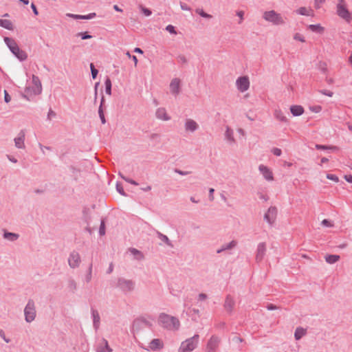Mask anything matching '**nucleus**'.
I'll return each instance as SVG.
<instances>
[{"instance_id": "obj_1", "label": "nucleus", "mask_w": 352, "mask_h": 352, "mask_svg": "<svg viewBox=\"0 0 352 352\" xmlns=\"http://www.w3.org/2000/svg\"><path fill=\"white\" fill-rule=\"evenodd\" d=\"M158 324L162 328L171 331H177L180 328V322L175 316L162 313L158 317Z\"/></svg>"}, {"instance_id": "obj_2", "label": "nucleus", "mask_w": 352, "mask_h": 352, "mask_svg": "<svg viewBox=\"0 0 352 352\" xmlns=\"http://www.w3.org/2000/svg\"><path fill=\"white\" fill-rule=\"evenodd\" d=\"M3 41L10 52L14 55L15 57H16L20 61H24L28 58L27 53L21 50L19 47L18 46L16 41L10 37L5 36L3 38Z\"/></svg>"}, {"instance_id": "obj_3", "label": "nucleus", "mask_w": 352, "mask_h": 352, "mask_svg": "<svg viewBox=\"0 0 352 352\" xmlns=\"http://www.w3.org/2000/svg\"><path fill=\"white\" fill-rule=\"evenodd\" d=\"M199 342V336L195 334L192 337L186 339L182 342L178 349V352H192L195 350Z\"/></svg>"}, {"instance_id": "obj_4", "label": "nucleus", "mask_w": 352, "mask_h": 352, "mask_svg": "<svg viewBox=\"0 0 352 352\" xmlns=\"http://www.w3.org/2000/svg\"><path fill=\"white\" fill-rule=\"evenodd\" d=\"M263 18L274 25H283L285 24V18L275 10L264 12Z\"/></svg>"}, {"instance_id": "obj_5", "label": "nucleus", "mask_w": 352, "mask_h": 352, "mask_svg": "<svg viewBox=\"0 0 352 352\" xmlns=\"http://www.w3.org/2000/svg\"><path fill=\"white\" fill-rule=\"evenodd\" d=\"M25 320L30 323L35 320L36 316L34 301L29 299L24 309Z\"/></svg>"}, {"instance_id": "obj_6", "label": "nucleus", "mask_w": 352, "mask_h": 352, "mask_svg": "<svg viewBox=\"0 0 352 352\" xmlns=\"http://www.w3.org/2000/svg\"><path fill=\"white\" fill-rule=\"evenodd\" d=\"M116 287L122 292L128 293L133 290L135 283L131 280H128L124 278H119L117 281Z\"/></svg>"}, {"instance_id": "obj_7", "label": "nucleus", "mask_w": 352, "mask_h": 352, "mask_svg": "<svg viewBox=\"0 0 352 352\" xmlns=\"http://www.w3.org/2000/svg\"><path fill=\"white\" fill-rule=\"evenodd\" d=\"M344 0H338V3L336 6V12L338 15L342 19H345L346 21H350L351 16L348 9L344 4Z\"/></svg>"}, {"instance_id": "obj_8", "label": "nucleus", "mask_w": 352, "mask_h": 352, "mask_svg": "<svg viewBox=\"0 0 352 352\" xmlns=\"http://www.w3.org/2000/svg\"><path fill=\"white\" fill-rule=\"evenodd\" d=\"M220 342L221 338L219 336L216 335L212 336L206 344V352H216Z\"/></svg>"}, {"instance_id": "obj_9", "label": "nucleus", "mask_w": 352, "mask_h": 352, "mask_svg": "<svg viewBox=\"0 0 352 352\" xmlns=\"http://www.w3.org/2000/svg\"><path fill=\"white\" fill-rule=\"evenodd\" d=\"M152 324L145 318H138L135 319L133 322V331L138 332L141 329H150Z\"/></svg>"}, {"instance_id": "obj_10", "label": "nucleus", "mask_w": 352, "mask_h": 352, "mask_svg": "<svg viewBox=\"0 0 352 352\" xmlns=\"http://www.w3.org/2000/svg\"><path fill=\"white\" fill-rule=\"evenodd\" d=\"M155 236H157L160 240V242L158 243L159 245L163 246L167 250H172L174 248L173 242L166 235H164L162 233L155 230Z\"/></svg>"}, {"instance_id": "obj_11", "label": "nucleus", "mask_w": 352, "mask_h": 352, "mask_svg": "<svg viewBox=\"0 0 352 352\" xmlns=\"http://www.w3.org/2000/svg\"><path fill=\"white\" fill-rule=\"evenodd\" d=\"M276 216L277 208L274 206H271L264 214V220L266 221L269 225L272 226L276 221Z\"/></svg>"}, {"instance_id": "obj_12", "label": "nucleus", "mask_w": 352, "mask_h": 352, "mask_svg": "<svg viewBox=\"0 0 352 352\" xmlns=\"http://www.w3.org/2000/svg\"><path fill=\"white\" fill-rule=\"evenodd\" d=\"M236 85L239 91L244 92L250 87V80L247 76H241L237 78Z\"/></svg>"}, {"instance_id": "obj_13", "label": "nucleus", "mask_w": 352, "mask_h": 352, "mask_svg": "<svg viewBox=\"0 0 352 352\" xmlns=\"http://www.w3.org/2000/svg\"><path fill=\"white\" fill-rule=\"evenodd\" d=\"M80 261V254L76 251H73L70 253L68 258V263L71 268L75 269L78 267Z\"/></svg>"}, {"instance_id": "obj_14", "label": "nucleus", "mask_w": 352, "mask_h": 352, "mask_svg": "<svg viewBox=\"0 0 352 352\" xmlns=\"http://www.w3.org/2000/svg\"><path fill=\"white\" fill-rule=\"evenodd\" d=\"M267 250V245L265 242L259 243L257 245L256 250V262L259 263L261 262L266 253Z\"/></svg>"}, {"instance_id": "obj_15", "label": "nucleus", "mask_w": 352, "mask_h": 352, "mask_svg": "<svg viewBox=\"0 0 352 352\" xmlns=\"http://www.w3.org/2000/svg\"><path fill=\"white\" fill-rule=\"evenodd\" d=\"M199 124L192 119L188 118L184 123V129L186 132L194 133L199 129Z\"/></svg>"}, {"instance_id": "obj_16", "label": "nucleus", "mask_w": 352, "mask_h": 352, "mask_svg": "<svg viewBox=\"0 0 352 352\" xmlns=\"http://www.w3.org/2000/svg\"><path fill=\"white\" fill-rule=\"evenodd\" d=\"M91 314L93 320V327L96 331H97L100 325V316L97 309L91 307Z\"/></svg>"}, {"instance_id": "obj_17", "label": "nucleus", "mask_w": 352, "mask_h": 352, "mask_svg": "<svg viewBox=\"0 0 352 352\" xmlns=\"http://www.w3.org/2000/svg\"><path fill=\"white\" fill-rule=\"evenodd\" d=\"M181 81L179 78H173L170 83V91L174 96H177L180 92Z\"/></svg>"}, {"instance_id": "obj_18", "label": "nucleus", "mask_w": 352, "mask_h": 352, "mask_svg": "<svg viewBox=\"0 0 352 352\" xmlns=\"http://www.w3.org/2000/svg\"><path fill=\"white\" fill-rule=\"evenodd\" d=\"M25 133L24 130H21L18 136L16 137L14 140L15 146L18 148H23L25 147Z\"/></svg>"}, {"instance_id": "obj_19", "label": "nucleus", "mask_w": 352, "mask_h": 352, "mask_svg": "<svg viewBox=\"0 0 352 352\" xmlns=\"http://www.w3.org/2000/svg\"><path fill=\"white\" fill-rule=\"evenodd\" d=\"M97 352H111L112 349L109 346L108 341L102 338L101 342L98 343L96 348Z\"/></svg>"}, {"instance_id": "obj_20", "label": "nucleus", "mask_w": 352, "mask_h": 352, "mask_svg": "<svg viewBox=\"0 0 352 352\" xmlns=\"http://www.w3.org/2000/svg\"><path fill=\"white\" fill-rule=\"evenodd\" d=\"M258 170L263 175V177L267 181L273 180V175L272 171L265 166L261 164L258 167Z\"/></svg>"}, {"instance_id": "obj_21", "label": "nucleus", "mask_w": 352, "mask_h": 352, "mask_svg": "<svg viewBox=\"0 0 352 352\" xmlns=\"http://www.w3.org/2000/svg\"><path fill=\"white\" fill-rule=\"evenodd\" d=\"M234 304H235V302H234L233 298L230 295H228L226 298L225 302H224L225 309L228 312L231 313L234 308Z\"/></svg>"}, {"instance_id": "obj_22", "label": "nucleus", "mask_w": 352, "mask_h": 352, "mask_svg": "<svg viewBox=\"0 0 352 352\" xmlns=\"http://www.w3.org/2000/svg\"><path fill=\"white\" fill-rule=\"evenodd\" d=\"M155 116L158 119L162 120L164 121H168V120H170V116H169L167 114L166 111L164 108H159L155 111Z\"/></svg>"}, {"instance_id": "obj_23", "label": "nucleus", "mask_w": 352, "mask_h": 352, "mask_svg": "<svg viewBox=\"0 0 352 352\" xmlns=\"http://www.w3.org/2000/svg\"><path fill=\"white\" fill-rule=\"evenodd\" d=\"M225 140L228 142L229 144H233L235 143V139L234 138V131L229 126H226L225 132Z\"/></svg>"}, {"instance_id": "obj_24", "label": "nucleus", "mask_w": 352, "mask_h": 352, "mask_svg": "<svg viewBox=\"0 0 352 352\" xmlns=\"http://www.w3.org/2000/svg\"><path fill=\"white\" fill-rule=\"evenodd\" d=\"M295 12L299 15L302 16H314V11L310 8H306V7H300L296 10H295Z\"/></svg>"}, {"instance_id": "obj_25", "label": "nucleus", "mask_w": 352, "mask_h": 352, "mask_svg": "<svg viewBox=\"0 0 352 352\" xmlns=\"http://www.w3.org/2000/svg\"><path fill=\"white\" fill-rule=\"evenodd\" d=\"M237 245V242L236 241H232L228 243L223 245L221 248L218 249L217 250V253L220 254L223 252V251L231 250L236 247Z\"/></svg>"}, {"instance_id": "obj_26", "label": "nucleus", "mask_w": 352, "mask_h": 352, "mask_svg": "<svg viewBox=\"0 0 352 352\" xmlns=\"http://www.w3.org/2000/svg\"><path fill=\"white\" fill-rule=\"evenodd\" d=\"M290 111L294 116H300L304 113V109L300 105H292Z\"/></svg>"}, {"instance_id": "obj_27", "label": "nucleus", "mask_w": 352, "mask_h": 352, "mask_svg": "<svg viewBox=\"0 0 352 352\" xmlns=\"http://www.w3.org/2000/svg\"><path fill=\"white\" fill-rule=\"evenodd\" d=\"M129 253L138 261L142 260L144 257L143 254L140 251L133 248L129 249Z\"/></svg>"}, {"instance_id": "obj_28", "label": "nucleus", "mask_w": 352, "mask_h": 352, "mask_svg": "<svg viewBox=\"0 0 352 352\" xmlns=\"http://www.w3.org/2000/svg\"><path fill=\"white\" fill-rule=\"evenodd\" d=\"M19 237V235L16 233L10 232L8 231H4L3 232V238L10 241H15Z\"/></svg>"}, {"instance_id": "obj_29", "label": "nucleus", "mask_w": 352, "mask_h": 352, "mask_svg": "<svg viewBox=\"0 0 352 352\" xmlns=\"http://www.w3.org/2000/svg\"><path fill=\"white\" fill-rule=\"evenodd\" d=\"M274 117L280 122L285 123L288 122L287 117L284 115L283 112L280 109H276L274 111Z\"/></svg>"}, {"instance_id": "obj_30", "label": "nucleus", "mask_w": 352, "mask_h": 352, "mask_svg": "<svg viewBox=\"0 0 352 352\" xmlns=\"http://www.w3.org/2000/svg\"><path fill=\"white\" fill-rule=\"evenodd\" d=\"M308 29L313 32L322 34L324 32V28L321 26L320 24H311L308 25Z\"/></svg>"}, {"instance_id": "obj_31", "label": "nucleus", "mask_w": 352, "mask_h": 352, "mask_svg": "<svg viewBox=\"0 0 352 352\" xmlns=\"http://www.w3.org/2000/svg\"><path fill=\"white\" fill-rule=\"evenodd\" d=\"M0 26L8 30H13L14 29L12 21L8 19H0Z\"/></svg>"}, {"instance_id": "obj_32", "label": "nucleus", "mask_w": 352, "mask_h": 352, "mask_svg": "<svg viewBox=\"0 0 352 352\" xmlns=\"http://www.w3.org/2000/svg\"><path fill=\"white\" fill-rule=\"evenodd\" d=\"M340 256L336 254H329L325 256V261L327 263L333 264L339 261Z\"/></svg>"}, {"instance_id": "obj_33", "label": "nucleus", "mask_w": 352, "mask_h": 352, "mask_svg": "<svg viewBox=\"0 0 352 352\" xmlns=\"http://www.w3.org/2000/svg\"><path fill=\"white\" fill-rule=\"evenodd\" d=\"M306 334V330L304 329L302 327H297L295 333H294V338L296 340H299L301 339L302 336H304Z\"/></svg>"}, {"instance_id": "obj_34", "label": "nucleus", "mask_w": 352, "mask_h": 352, "mask_svg": "<svg viewBox=\"0 0 352 352\" xmlns=\"http://www.w3.org/2000/svg\"><path fill=\"white\" fill-rule=\"evenodd\" d=\"M104 85H105V92L108 95L111 94V79L109 77H107L104 81Z\"/></svg>"}, {"instance_id": "obj_35", "label": "nucleus", "mask_w": 352, "mask_h": 352, "mask_svg": "<svg viewBox=\"0 0 352 352\" xmlns=\"http://www.w3.org/2000/svg\"><path fill=\"white\" fill-rule=\"evenodd\" d=\"M316 148L318 150H332V151H336L338 149V148L335 146H325V145H322V144H316Z\"/></svg>"}, {"instance_id": "obj_36", "label": "nucleus", "mask_w": 352, "mask_h": 352, "mask_svg": "<svg viewBox=\"0 0 352 352\" xmlns=\"http://www.w3.org/2000/svg\"><path fill=\"white\" fill-rule=\"evenodd\" d=\"M139 346L147 351L154 350V338L151 340V341L148 343L147 346L141 342H139Z\"/></svg>"}, {"instance_id": "obj_37", "label": "nucleus", "mask_w": 352, "mask_h": 352, "mask_svg": "<svg viewBox=\"0 0 352 352\" xmlns=\"http://www.w3.org/2000/svg\"><path fill=\"white\" fill-rule=\"evenodd\" d=\"M92 267H93V265L92 263H91L88 267V270H87V272L85 276V280L87 282V283H89L91 280V278H92Z\"/></svg>"}, {"instance_id": "obj_38", "label": "nucleus", "mask_w": 352, "mask_h": 352, "mask_svg": "<svg viewBox=\"0 0 352 352\" xmlns=\"http://www.w3.org/2000/svg\"><path fill=\"white\" fill-rule=\"evenodd\" d=\"M195 12L197 14H198L199 15H200L203 18H206V19H211L212 17V16L211 14H209L205 12L204 11V10L201 9V8L196 9L195 10Z\"/></svg>"}, {"instance_id": "obj_39", "label": "nucleus", "mask_w": 352, "mask_h": 352, "mask_svg": "<svg viewBox=\"0 0 352 352\" xmlns=\"http://www.w3.org/2000/svg\"><path fill=\"white\" fill-rule=\"evenodd\" d=\"M68 288L73 292H74L77 288L76 281L72 278L68 280Z\"/></svg>"}, {"instance_id": "obj_40", "label": "nucleus", "mask_w": 352, "mask_h": 352, "mask_svg": "<svg viewBox=\"0 0 352 352\" xmlns=\"http://www.w3.org/2000/svg\"><path fill=\"white\" fill-rule=\"evenodd\" d=\"M32 82L34 84V85L39 89L38 93H41V83L38 78V77L33 75L32 76Z\"/></svg>"}, {"instance_id": "obj_41", "label": "nucleus", "mask_w": 352, "mask_h": 352, "mask_svg": "<svg viewBox=\"0 0 352 352\" xmlns=\"http://www.w3.org/2000/svg\"><path fill=\"white\" fill-rule=\"evenodd\" d=\"M76 36L80 37L81 39H82V40L89 39V38H92V36L90 35L87 32H78L76 34Z\"/></svg>"}, {"instance_id": "obj_42", "label": "nucleus", "mask_w": 352, "mask_h": 352, "mask_svg": "<svg viewBox=\"0 0 352 352\" xmlns=\"http://www.w3.org/2000/svg\"><path fill=\"white\" fill-rule=\"evenodd\" d=\"M118 175L121 177V178L122 179H124L126 182H128L129 184H131L133 185H135V186L138 185V184L135 180H133V179H130L129 177H126L124 176L120 172L118 173Z\"/></svg>"}, {"instance_id": "obj_43", "label": "nucleus", "mask_w": 352, "mask_h": 352, "mask_svg": "<svg viewBox=\"0 0 352 352\" xmlns=\"http://www.w3.org/2000/svg\"><path fill=\"white\" fill-rule=\"evenodd\" d=\"M90 69H91V76L94 79H95L97 77L98 71L97 69L95 68V66L93 63L90 64Z\"/></svg>"}, {"instance_id": "obj_44", "label": "nucleus", "mask_w": 352, "mask_h": 352, "mask_svg": "<svg viewBox=\"0 0 352 352\" xmlns=\"http://www.w3.org/2000/svg\"><path fill=\"white\" fill-rule=\"evenodd\" d=\"M98 233H99L100 236H103L105 234V224H104V220L101 221Z\"/></svg>"}, {"instance_id": "obj_45", "label": "nucleus", "mask_w": 352, "mask_h": 352, "mask_svg": "<svg viewBox=\"0 0 352 352\" xmlns=\"http://www.w3.org/2000/svg\"><path fill=\"white\" fill-rule=\"evenodd\" d=\"M98 115H99L100 119L101 120V122L102 124H105L106 119H105L104 114V109L98 108Z\"/></svg>"}, {"instance_id": "obj_46", "label": "nucleus", "mask_w": 352, "mask_h": 352, "mask_svg": "<svg viewBox=\"0 0 352 352\" xmlns=\"http://www.w3.org/2000/svg\"><path fill=\"white\" fill-rule=\"evenodd\" d=\"M116 190L122 195L126 196V193L124 192V188L121 184L117 182L116 184Z\"/></svg>"}, {"instance_id": "obj_47", "label": "nucleus", "mask_w": 352, "mask_h": 352, "mask_svg": "<svg viewBox=\"0 0 352 352\" xmlns=\"http://www.w3.org/2000/svg\"><path fill=\"white\" fill-rule=\"evenodd\" d=\"M294 39L296 40V41H300L302 43H305V38L304 36L300 34H299V33H296L294 35Z\"/></svg>"}, {"instance_id": "obj_48", "label": "nucleus", "mask_w": 352, "mask_h": 352, "mask_svg": "<svg viewBox=\"0 0 352 352\" xmlns=\"http://www.w3.org/2000/svg\"><path fill=\"white\" fill-rule=\"evenodd\" d=\"M322 226L327 228H332L333 226V223L329 221V219H323L321 222Z\"/></svg>"}, {"instance_id": "obj_49", "label": "nucleus", "mask_w": 352, "mask_h": 352, "mask_svg": "<svg viewBox=\"0 0 352 352\" xmlns=\"http://www.w3.org/2000/svg\"><path fill=\"white\" fill-rule=\"evenodd\" d=\"M0 337L6 342V343H10V339L6 337V335H5V332L3 331V329H0Z\"/></svg>"}, {"instance_id": "obj_50", "label": "nucleus", "mask_w": 352, "mask_h": 352, "mask_svg": "<svg viewBox=\"0 0 352 352\" xmlns=\"http://www.w3.org/2000/svg\"><path fill=\"white\" fill-rule=\"evenodd\" d=\"M327 178L335 182H338L339 181L338 177L333 174H327Z\"/></svg>"}, {"instance_id": "obj_51", "label": "nucleus", "mask_w": 352, "mask_h": 352, "mask_svg": "<svg viewBox=\"0 0 352 352\" xmlns=\"http://www.w3.org/2000/svg\"><path fill=\"white\" fill-rule=\"evenodd\" d=\"M319 91H320V93H321L322 94L325 95V96H329V97H332V96H333V91H329V90H327V89H322V90H320Z\"/></svg>"}, {"instance_id": "obj_52", "label": "nucleus", "mask_w": 352, "mask_h": 352, "mask_svg": "<svg viewBox=\"0 0 352 352\" xmlns=\"http://www.w3.org/2000/svg\"><path fill=\"white\" fill-rule=\"evenodd\" d=\"M166 30L168 32H170V34H177V32L175 31V27L173 25H167L166 28Z\"/></svg>"}, {"instance_id": "obj_53", "label": "nucleus", "mask_w": 352, "mask_h": 352, "mask_svg": "<svg viewBox=\"0 0 352 352\" xmlns=\"http://www.w3.org/2000/svg\"><path fill=\"white\" fill-rule=\"evenodd\" d=\"M163 347V342L160 339L155 338V350L160 349Z\"/></svg>"}, {"instance_id": "obj_54", "label": "nucleus", "mask_w": 352, "mask_h": 352, "mask_svg": "<svg viewBox=\"0 0 352 352\" xmlns=\"http://www.w3.org/2000/svg\"><path fill=\"white\" fill-rule=\"evenodd\" d=\"M96 14L95 12H91L86 15H83V19L89 20L92 19L96 17Z\"/></svg>"}, {"instance_id": "obj_55", "label": "nucleus", "mask_w": 352, "mask_h": 352, "mask_svg": "<svg viewBox=\"0 0 352 352\" xmlns=\"http://www.w3.org/2000/svg\"><path fill=\"white\" fill-rule=\"evenodd\" d=\"M232 341L235 343V344H239L241 342H242L243 341V340L237 336H234L232 338Z\"/></svg>"}, {"instance_id": "obj_56", "label": "nucleus", "mask_w": 352, "mask_h": 352, "mask_svg": "<svg viewBox=\"0 0 352 352\" xmlns=\"http://www.w3.org/2000/svg\"><path fill=\"white\" fill-rule=\"evenodd\" d=\"M142 12L146 16H148L151 15V14H152V11L150 9L146 8H142Z\"/></svg>"}, {"instance_id": "obj_57", "label": "nucleus", "mask_w": 352, "mask_h": 352, "mask_svg": "<svg viewBox=\"0 0 352 352\" xmlns=\"http://www.w3.org/2000/svg\"><path fill=\"white\" fill-rule=\"evenodd\" d=\"M174 171L178 174H179L180 175H182V176H185V175H187L188 174L190 173V172H188V171H183V170H179L177 168H175L174 170Z\"/></svg>"}, {"instance_id": "obj_58", "label": "nucleus", "mask_w": 352, "mask_h": 352, "mask_svg": "<svg viewBox=\"0 0 352 352\" xmlns=\"http://www.w3.org/2000/svg\"><path fill=\"white\" fill-rule=\"evenodd\" d=\"M11 100V97L10 96L8 92L6 90H4V101L6 103H8Z\"/></svg>"}, {"instance_id": "obj_59", "label": "nucleus", "mask_w": 352, "mask_h": 352, "mask_svg": "<svg viewBox=\"0 0 352 352\" xmlns=\"http://www.w3.org/2000/svg\"><path fill=\"white\" fill-rule=\"evenodd\" d=\"M69 17H72L74 19H83V15L80 14H67Z\"/></svg>"}, {"instance_id": "obj_60", "label": "nucleus", "mask_w": 352, "mask_h": 352, "mask_svg": "<svg viewBox=\"0 0 352 352\" xmlns=\"http://www.w3.org/2000/svg\"><path fill=\"white\" fill-rule=\"evenodd\" d=\"M272 153H273V154H274V155H276V156H280V155H281V153H282V151H281V150H280V148H273V150H272Z\"/></svg>"}, {"instance_id": "obj_61", "label": "nucleus", "mask_w": 352, "mask_h": 352, "mask_svg": "<svg viewBox=\"0 0 352 352\" xmlns=\"http://www.w3.org/2000/svg\"><path fill=\"white\" fill-rule=\"evenodd\" d=\"M56 116V113L53 111L51 109L49 110L48 114H47V120H51L52 118H54Z\"/></svg>"}, {"instance_id": "obj_62", "label": "nucleus", "mask_w": 352, "mask_h": 352, "mask_svg": "<svg viewBox=\"0 0 352 352\" xmlns=\"http://www.w3.org/2000/svg\"><path fill=\"white\" fill-rule=\"evenodd\" d=\"M208 296L206 294L201 293L198 296V300L203 301L207 299Z\"/></svg>"}, {"instance_id": "obj_63", "label": "nucleus", "mask_w": 352, "mask_h": 352, "mask_svg": "<svg viewBox=\"0 0 352 352\" xmlns=\"http://www.w3.org/2000/svg\"><path fill=\"white\" fill-rule=\"evenodd\" d=\"M180 7L182 10H188V11L190 10V7L187 4L182 3V2H180Z\"/></svg>"}, {"instance_id": "obj_64", "label": "nucleus", "mask_w": 352, "mask_h": 352, "mask_svg": "<svg viewBox=\"0 0 352 352\" xmlns=\"http://www.w3.org/2000/svg\"><path fill=\"white\" fill-rule=\"evenodd\" d=\"M316 8H319L320 6L325 2V0H314Z\"/></svg>"}]
</instances>
